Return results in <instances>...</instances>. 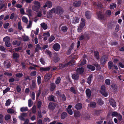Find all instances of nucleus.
<instances>
[{
    "label": "nucleus",
    "mask_w": 124,
    "mask_h": 124,
    "mask_svg": "<svg viewBox=\"0 0 124 124\" xmlns=\"http://www.w3.org/2000/svg\"><path fill=\"white\" fill-rule=\"evenodd\" d=\"M85 25V22L84 19L83 18H81V21L79 25L78 26V31L79 32H81L83 28Z\"/></svg>",
    "instance_id": "f257e3e1"
},
{
    "label": "nucleus",
    "mask_w": 124,
    "mask_h": 124,
    "mask_svg": "<svg viewBox=\"0 0 124 124\" xmlns=\"http://www.w3.org/2000/svg\"><path fill=\"white\" fill-rule=\"evenodd\" d=\"M10 38L8 36H6L3 39V40L5 42V45L7 47H9L10 46Z\"/></svg>",
    "instance_id": "f03ea898"
},
{
    "label": "nucleus",
    "mask_w": 124,
    "mask_h": 124,
    "mask_svg": "<svg viewBox=\"0 0 124 124\" xmlns=\"http://www.w3.org/2000/svg\"><path fill=\"white\" fill-rule=\"evenodd\" d=\"M75 62L74 61L72 60L68 62L66 64H61L60 66L61 68H63L70 65H73L75 64Z\"/></svg>",
    "instance_id": "7ed1b4c3"
},
{
    "label": "nucleus",
    "mask_w": 124,
    "mask_h": 124,
    "mask_svg": "<svg viewBox=\"0 0 124 124\" xmlns=\"http://www.w3.org/2000/svg\"><path fill=\"white\" fill-rule=\"evenodd\" d=\"M108 56L107 55L103 56L101 59V63L102 65H104L108 59Z\"/></svg>",
    "instance_id": "20e7f679"
},
{
    "label": "nucleus",
    "mask_w": 124,
    "mask_h": 124,
    "mask_svg": "<svg viewBox=\"0 0 124 124\" xmlns=\"http://www.w3.org/2000/svg\"><path fill=\"white\" fill-rule=\"evenodd\" d=\"M53 13H56V11L55 9L53 8L50 10L48 13L47 14V16L48 18H49L51 17Z\"/></svg>",
    "instance_id": "39448f33"
},
{
    "label": "nucleus",
    "mask_w": 124,
    "mask_h": 124,
    "mask_svg": "<svg viewBox=\"0 0 124 124\" xmlns=\"http://www.w3.org/2000/svg\"><path fill=\"white\" fill-rule=\"evenodd\" d=\"M56 13L58 14H62L63 12V9L60 7H58L55 9Z\"/></svg>",
    "instance_id": "423d86ee"
},
{
    "label": "nucleus",
    "mask_w": 124,
    "mask_h": 124,
    "mask_svg": "<svg viewBox=\"0 0 124 124\" xmlns=\"http://www.w3.org/2000/svg\"><path fill=\"white\" fill-rule=\"evenodd\" d=\"M53 48L56 51H58L60 48V46L59 44L56 43L54 45Z\"/></svg>",
    "instance_id": "0eeeda50"
},
{
    "label": "nucleus",
    "mask_w": 124,
    "mask_h": 124,
    "mask_svg": "<svg viewBox=\"0 0 124 124\" xmlns=\"http://www.w3.org/2000/svg\"><path fill=\"white\" fill-rule=\"evenodd\" d=\"M52 2L50 1H47L45 3V4L43 6L44 8L47 7L48 8H50L52 7Z\"/></svg>",
    "instance_id": "6e6552de"
},
{
    "label": "nucleus",
    "mask_w": 124,
    "mask_h": 124,
    "mask_svg": "<svg viewBox=\"0 0 124 124\" xmlns=\"http://www.w3.org/2000/svg\"><path fill=\"white\" fill-rule=\"evenodd\" d=\"M52 77V74L50 73L47 74L45 75V78L44 80L46 81H47L48 80L50 79V78Z\"/></svg>",
    "instance_id": "1a4fd4ad"
},
{
    "label": "nucleus",
    "mask_w": 124,
    "mask_h": 124,
    "mask_svg": "<svg viewBox=\"0 0 124 124\" xmlns=\"http://www.w3.org/2000/svg\"><path fill=\"white\" fill-rule=\"evenodd\" d=\"M71 105H69L68 106V108L67 109V111L68 112L69 114L70 115H72L73 114V111L71 109L72 107Z\"/></svg>",
    "instance_id": "9d476101"
},
{
    "label": "nucleus",
    "mask_w": 124,
    "mask_h": 124,
    "mask_svg": "<svg viewBox=\"0 0 124 124\" xmlns=\"http://www.w3.org/2000/svg\"><path fill=\"white\" fill-rule=\"evenodd\" d=\"M50 69L49 67H41L40 68V70L41 72H42L43 71H47Z\"/></svg>",
    "instance_id": "9b49d317"
},
{
    "label": "nucleus",
    "mask_w": 124,
    "mask_h": 124,
    "mask_svg": "<svg viewBox=\"0 0 124 124\" xmlns=\"http://www.w3.org/2000/svg\"><path fill=\"white\" fill-rule=\"evenodd\" d=\"M81 4V1H76L74 2L73 5V6L77 7L79 6Z\"/></svg>",
    "instance_id": "f8f14e48"
},
{
    "label": "nucleus",
    "mask_w": 124,
    "mask_h": 124,
    "mask_svg": "<svg viewBox=\"0 0 124 124\" xmlns=\"http://www.w3.org/2000/svg\"><path fill=\"white\" fill-rule=\"evenodd\" d=\"M109 102L110 104L114 107H115L116 106V102L113 99L110 100Z\"/></svg>",
    "instance_id": "ddd939ff"
},
{
    "label": "nucleus",
    "mask_w": 124,
    "mask_h": 124,
    "mask_svg": "<svg viewBox=\"0 0 124 124\" xmlns=\"http://www.w3.org/2000/svg\"><path fill=\"white\" fill-rule=\"evenodd\" d=\"M108 68L109 69L113 70V67L114 66L113 63L112 62H109L108 63Z\"/></svg>",
    "instance_id": "4468645a"
},
{
    "label": "nucleus",
    "mask_w": 124,
    "mask_h": 124,
    "mask_svg": "<svg viewBox=\"0 0 124 124\" xmlns=\"http://www.w3.org/2000/svg\"><path fill=\"white\" fill-rule=\"evenodd\" d=\"M72 77L73 79L76 80H78L79 78L78 75L77 73L73 74Z\"/></svg>",
    "instance_id": "2eb2a0df"
},
{
    "label": "nucleus",
    "mask_w": 124,
    "mask_h": 124,
    "mask_svg": "<svg viewBox=\"0 0 124 124\" xmlns=\"http://www.w3.org/2000/svg\"><path fill=\"white\" fill-rule=\"evenodd\" d=\"M50 36L49 33L48 32L44 33L43 34V36H44V40H46L47 38Z\"/></svg>",
    "instance_id": "dca6fc26"
},
{
    "label": "nucleus",
    "mask_w": 124,
    "mask_h": 124,
    "mask_svg": "<svg viewBox=\"0 0 124 124\" xmlns=\"http://www.w3.org/2000/svg\"><path fill=\"white\" fill-rule=\"evenodd\" d=\"M55 106V104L53 103H50L49 104V107L51 109H54Z\"/></svg>",
    "instance_id": "f3484780"
},
{
    "label": "nucleus",
    "mask_w": 124,
    "mask_h": 124,
    "mask_svg": "<svg viewBox=\"0 0 124 124\" xmlns=\"http://www.w3.org/2000/svg\"><path fill=\"white\" fill-rule=\"evenodd\" d=\"M91 92L89 89H87L86 90V93L87 96L90 98L91 95Z\"/></svg>",
    "instance_id": "a211bd4d"
},
{
    "label": "nucleus",
    "mask_w": 124,
    "mask_h": 124,
    "mask_svg": "<svg viewBox=\"0 0 124 124\" xmlns=\"http://www.w3.org/2000/svg\"><path fill=\"white\" fill-rule=\"evenodd\" d=\"M87 67L90 70L92 71H94L95 69V68L94 66L90 65H88L87 66Z\"/></svg>",
    "instance_id": "6ab92c4d"
},
{
    "label": "nucleus",
    "mask_w": 124,
    "mask_h": 124,
    "mask_svg": "<svg viewBox=\"0 0 124 124\" xmlns=\"http://www.w3.org/2000/svg\"><path fill=\"white\" fill-rule=\"evenodd\" d=\"M84 70V69L83 68H79L77 69V71L78 73L80 74L82 73Z\"/></svg>",
    "instance_id": "aec40b11"
},
{
    "label": "nucleus",
    "mask_w": 124,
    "mask_h": 124,
    "mask_svg": "<svg viewBox=\"0 0 124 124\" xmlns=\"http://www.w3.org/2000/svg\"><path fill=\"white\" fill-rule=\"evenodd\" d=\"M82 108V105L80 103H78L76 105V108L77 110L81 109Z\"/></svg>",
    "instance_id": "412c9836"
},
{
    "label": "nucleus",
    "mask_w": 124,
    "mask_h": 124,
    "mask_svg": "<svg viewBox=\"0 0 124 124\" xmlns=\"http://www.w3.org/2000/svg\"><path fill=\"white\" fill-rule=\"evenodd\" d=\"M4 65L6 66L8 68H9L10 66V63L8 61H5L4 62Z\"/></svg>",
    "instance_id": "4be33fe9"
},
{
    "label": "nucleus",
    "mask_w": 124,
    "mask_h": 124,
    "mask_svg": "<svg viewBox=\"0 0 124 124\" xmlns=\"http://www.w3.org/2000/svg\"><path fill=\"white\" fill-rule=\"evenodd\" d=\"M74 116L75 117H79L81 115L80 113L78 111H75L74 112Z\"/></svg>",
    "instance_id": "5701e85b"
},
{
    "label": "nucleus",
    "mask_w": 124,
    "mask_h": 124,
    "mask_svg": "<svg viewBox=\"0 0 124 124\" xmlns=\"http://www.w3.org/2000/svg\"><path fill=\"white\" fill-rule=\"evenodd\" d=\"M41 27L43 28L44 30H46L47 28V24L44 23H42L40 24Z\"/></svg>",
    "instance_id": "b1692460"
},
{
    "label": "nucleus",
    "mask_w": 124,
    "mask_h": 124,
    "mask_svg": "<svg viewBox=\"0 0 124 124\" xmlns=\"http://www.w3.org/2000/svg\"><path fill=\"white\" fill-rule=\"evenodd\" d=\"M79 19L78 17H74L73 20L72 22L74 23H78L79 22Z\"/></svg>",
    "instance_id": "393cba45"
},
{
    "label": "nucleus",
    "mask_w": 124,
    "mask_h": 124,
    "mask_svg": "<svg viewBox=\"0 0 124 124\" xmlns=\"http://www.w3.org/2000/svg\"><path fill=\"white\" fill-rule=\"evenodd\" d=\"M12 44L14 45H16L17 46H18L20 45V41H19L15 40L13 42Z\"/></svg>",
    "instance_id": "a878e982"
},
{
    "label": "nucleus",
    "mask_w": 124,
    "mask_h": 124,
    "mask_svg": "<svg viewBox=\"0 0 124 124\" xmlns=\"http://www.w3.org/2000/svg\"><path fill=\"white\" fill-rule=\"evenodd\" d=\"M94 55L96 59H99V53L98 52L95 51L94 52Z\"/></svg>",
    "instance_id": "bb28decb"
},
{
    "label": "nucleus",
    "mask_w": 124,
    "mask_h": 124,
    "mask_svg": "<svg viewBox=\"0 0 124 124\" xmlns=\"http://www.w3.org/2000/svg\"><path fill=\"white\" fill-rule=\"evenodd\" d=\"M14 18L15 19H16L17 18V16L16 15H15L14 13H12L11 14L10 16V19L11 20L13 19Z\"/></svg>",
    "instance_id": "cd10ccee"
},
{
    "label": "nucleus",
    "mask_w": 124,
    "mask_h": 124,
    "mask_svg": "<svg viewBox=\"0 0 124 124\" xmlns=\"http://www.w3.org/2000/svg\"><path fill=\"white\" fill-rule=\"evenodd\" d=\"M11 118V116L8 114L6 115L4 117L5 119L7 121H8L10 120Z\"/></svg>",
    "instance_id": "c85d7f7f"
},
{
    "label": "nucleus",
    "mask_w": 124,
    "mask_h": 124,
    "mask_svg": "<svg viewBox=\"0 0 124 124\" xmlns=\"http://www.w3.org/2000/svg\"><path fill=\"white\" fill-rule=\"evenodd\" d=\"M67 114L66 112H64L62 113L61 115V117L62 119H64L67 116Z\"/></svg>",
    "instance_id": "c756f323"
},
{
    "label": "nucleus",
    "mask_w": 124,
    "mask_h": 124,
    "mask_svg": "<svg viewBox=\"0 0 124 124\" xmlns=\"http://www.w3.org/2000/svg\"><path fill=\"white\" fill-rule=\"evenodd\" d=\"M61 30L62 31L64 32H66L68 30L67 27L65 26H62L61 27Z\"/></svg>",
    "instance_id": "7c9ffc66"
},
{
    "label": "nucleus",
    "mask_w": 124,
    "mask_h": 124,
    "mask_svg": "<svg viewBox=\"0 0 124 124\" xmlns=\"http://www.w3.org/2000/svg\"><path fill=\"white\" fill-rule=\"evenodd\" d=\"M85 16L86 18L88 19H90L91 18V16L90 12L87 11L85 13Z\"/></svg>",
    "instance_id": "2f4dec72"
},
{
    "label": "nucleus",
    "mask_w": 124,
    "mask_h": 124,
    "mask_svg": "<svg viewBox=\"0 0 124 124\" xmlns=\"http://www.w3.org/2000/svg\"><path fill=\"white\" fill-rule=\"evenodd\" d=\"M19 55L17 53H14L13 54L12 58L14 59H16L19 57Z\"/></svg>",
    "instance_id": "473e14b6"
},
{
    "label": "nucleus",
    "mask_w": 124,
    "mask_h": 124,
    "mask_svg": "<svg viewBox=\"0 0 124 124\" xmlns=\"http://www.w3.org/2000/svg\"><path fill=\"white\" fill-rule=\"evenodd\" d=\"M92 78L93 76L92 75H91L89 76L88 78L87 82L88 84H90L91 83Z\"/></svg>",
    "instance_id": "72a5a7b5"
},
{
    "label": "nucleus",
    "mask_w": 124,
    "mask_h": 124,
    "mask_svg": "<svg viewBox=\"0 0 124 124\" xmlns=\"http://www.w3.org/2000/svg\"><path fill=\"white\" fill-rule=\"evenodd\" d=\"M22 21L25 23H27L28 22L27 18L26 17L23 16L22 17Z\"/></svg>",
    "instance_id": "f704fd0d"
},
{
    "label": "nucleus",
    "mask_w": 124,
    "mask_h": 124,
    "mask_svg": "<svg viewBox=\"0 0 124 124\" xmlns=\"http://www.w3.org/2000/svg\"><path fill=\"white\" fill-rule=\"evenodd\" d=\"M15 111L14 109L12 108L8 109L7 111V112L9 114H12L14 113Z\"/></svg>",
    "instance_id": "c9c22d12"
},
{
    "label": "nucleus",
    "mask_w": 124,
    "mask_h": 124,
    "mask_svg": "<svg viewBox=\"0 0 124 124\" xmlns=\"http://www.w3.org/2000/svg\"><path fill=\"white\" fill-rule=\"evenodd\" d=\"M41 82V79L40 76H38L37 77V82L38 85L40 84Z\"/></svg>",
    "instance_id": "e433bc0d"
},
{
    "label": "nucleus",
    "mask_w": 124,
    "mask_h": 124,
    "mask_svg": "<svg viewBox=\"0 0 124 124\" xmlns=\"http://www.w3.org/2000/svg\"><path fill=\"white\" fill-rule=\"evenodd\" d=\"M89 105L91 107L94 108L96 106V104L95 102H92L90 103Z\"/></svg>",
    "instance_id": "4c0bfd02"
},
{
    "label": "nucleus",
    "mask_w": 124,
    "mask_h": 124,
    "mask_svg": "<svg viewBox=\"0 0 124 124\" xmlns=\"http://www.w3.org/2000/svg\"><path fill=\"white\" fill-rule=\"evenodd\" d=\"M23 40L24 41H27L29 40V39L28 36L24 35L23 36Z\"/></svg>",
    "instance_id": "58836bf2"
},
{
    "label": "nucleus",
    "mask_w": 124,
    "mask_h": 124,
    "mask_svg": "<svg viewBox=\"0 0 124 124\" xmlns=\"http://www.w3.org/2000/svg\"><path fill=\"white\" fill-rule=\"evenodd\" d=\"M116 7V5L115 3H112L110 5V8L111 9H114Z\"/></svg>",
    "instance_id": "ea45409f"
},
{
    "label": "nucleus",
    "mask_w": 124,
    "mask_h": 124,
    "mask_svg": "<svg viewBox=\"0 0 124 124\" xmlns=\"http://www.w3.org/2000/svg\"><path fill=\"white\" fill-rule=\"evenodd\" d=\"M28 108L27 107H22L20 108V110L21 112H23L27 111Z\"/></svg>",
    "instance_id": "a19ab883"
},
{
    "label": "nucleus",
    "mask_w": 124,
    "mask_h": 124,
    "mask_svg": "<svg viewBox=\"0 0 124 124\" xmlns=\"http://www.w3.org/2000/svg\"><path fill=\"white\" fill-rule=\"evenodd\" d=\"M55 87V85L54 84L52 83L51 84L50 90L51 91H53Z\"/></svg>",
    "instance_id": "79ce46f5"
},
{
    "label": "nucleus",
    "mask_w": 124,
    "mask_h": 124,
    "mask_svg": "<svg viewBox=\"0 0 124 124\" xmlns=\"http://www.w3.org/2000/svg\"><path fill=\"white\" fill-rule=\"evenodd\" d=\"M39 8L40 7H38L37 6V5L33 6L32 7L33 10L36 11H38V8Z\"/></svg>",
    "instance_id": "37998d69"
},
{
    "label": "nucleus",
    "mask_w": 124,
    "mask_h": 124,
    "mask_svg": "<svg viewBox=\"0 0 124 124\" xmlns=\"http://www.w3.org/2000/svg\"><path fill=\"white\" fill-rule=\"evenodd\" d=\"M11 100L10 99H8L7 100L5 103V105L6 106H8L10 105L11 103Z\"/></svg>",
    "instance_id": "c03bdc74"
},
{
    "label": "nucleus",
    "mask_w": 124,
    "mask_h": 124,
    "mask_svg": "<svg viewBox=\"0 0 124 124\" xmlns=\"http://www.w3.org/2000/svg\"><path fill=\"white\" fill-rule=\"evenodd\" d=\"M32 24V22L31 21H29V24L28 25H27L26 28L28 29L30 28Z\"/></svg>",
    "instance_id": "a18cd8bd"
},
{
    "label": "nucleus",
    "mask_w": 124,
    "mask_h": 124,
    "mask_svg": "<svg viewBox=\"0 0 124 124\" xmlns=\"http://www.w3.org/2000/svg\"><path fill=\"white\" fill-rule=\"evenodd\" d=\"M61 78L60 77H58L55 81V83L56 84H58L60 82Z\"/></svg>",
    "instance_id": "49530a36"
},
{
    "label": "nucleus",
    "mask_w": 124,
    "mask_h": 124,
    "mask_svg": "<svg viewBox=\"0 0 124 124\" xmlns=\"http://www.w3.org/2000/svg\"><path fill=\"white\" fill-rule=\"evenodd\" d=\"M32 101L31 99L29 100L28 101V106L30 107H31L32 105Z\"/></svg>",
    "instance_id": "de8ad7c7"
},
{
    "label": "nucleus",
    "mask_w": 124,
    "mask_h": 124,
    "mask_svg": "<svg viewBox=\"0 0 124 124\" xmlns=\"http://www.w3.org/2000/svg\"><path fill=\"white\" fill-rule=\"evenodd\" d=\"M18 29L20 30H22V26L21 25V22H20L18 23Z\"/></svg>",
    "instance_id": "09e8293b"
},
{
    "label": "nucleus",
    "mask_w": 124,
    "mask_h": 124,
    "mask_svg": "<svg viewBox=\"0 0 124 124\" xmlns=\"http://www.w3.org/2000/svg\"><path fill=\"white\" fill-rule=\"evenodd\" d=\"M62 100L63 101H65L66 98L65 96L63 94H62V95L60 96Z\"/></svg>",
    "instance_id": "8fccbe9b"
},
{
    "label": "nucleus",
    "mask_w": 124,
    "mask_h": 124,
    "mask_svg": "<svg viewBox=\"0 0 124 124\" xmlns=\"http://www.w3.org/2000/svg\"><path fill=\"white\" fill-rule=\"evenodd\" d=\"M34 3L35 5H37V6L38 7H40V3L38 1H35L34 2Z\"/></svg>",
    "instance_id": "3c124183"
},
{
    "label": "nucleus",
    "mask_w": 124,
    "mask_h": 124,
    "mask_svg": "<svg viewBox=\"0 0 124 124\" xmlns=\"http://www.w3.org/2000/svg\"><path fill=\"white\" fill-rule=\"evenodd\" d=\"M60 58L58 57H55L53 59V61L55 62H58L60 60Z\"/></svg>",
    "instance_id": "603ef678"
},
{
    "label": "nucleus",
    "mask_w": 124,
    "mask_h": 124,
    "mask_svg": "<svg viewBox=\"0 0 124 124\" xmlns=\"http://www.w3.org/2000/svg\"><path fill=\"white\" fill-rule=\"evenodd\" d=\"M55 39L54 37L53 36H51V37L49 39V42H52Z\"/></svg>",
    "instance_id": "864d4df0"
},
{
    "label": "nucleus",
    "mask_w": 124,
    "mask_h": 124,
    "mask_svg": "<svg viewBox=\"0 0 124 124\" xmlns=\"http://www.w3.org/2000/svg\"><path fill=\"white\" fill-rule=\"evenodd\" d=\"M106 89V88L104 85H102L101 87V92L105 91V90Z\"/></svg>",
    "instance_id": "5fc2aeb1"
},
{
    "label": "nucleus",
    "mask_w": 124,
    "mask_h": 124,
    "mask_svg": "<svg viewBox=\"0 0 124 124\" xmlns=\"http://www.w3.org/2000/svg\"><path fill=\"white\" fill-rule=\"evenodd\" d=\"M10 90V88L9 87H7L6 89L3 91V93L4 94H5L8 92Z\"/></svg>",
    "instance_id": "6e6d98bb"
},
{
    "label": "nucleus",
    "mask_w": 124,
    "mask_h": 124,
    "mask_svg": "<svg viewBox=\"0 0 124 124\" xmlns=\"http://www.w3.org/2000/svg\"><path fill=\"white\" fill-rule=\"evenodd\" d=\"M40 48V46L39 44H37L36 45V48L35 49V52H38L39 49Z\"/></svg>",
    "instance_id": "4d7b16f0"
},
{
    "label": "nucleus",
    "mask_w": 124,
    "mask_h": 124,
    "mask_svg": "<svg viewBox=\"0 0 124 124\" xmlns=\"http://www.w3.org/2000/svg\"><path fill=\"white\" fill-rule=\"evenodd\" d=\"M4 75L8 77H10L12 75V73L8 72H6L4 73Z\"/></svg>",
    "instance_id": "13d9d810"
},
{
    "label": "nucleus",
    "mask_w": 124,
    "mask_h": 124,
    "mask_svg": "<svg viewBox=\"0 0 124 124\" xmlns=\"http://www.w3.org/2000/svg\"><path fill=\"white\" fill-rule=\"evenodd\" d=\"M97 16L99 19H102L103 17V16L101 13L98 15Z\"/></svg>",
    "instance_id": "bf43d9fd"
},
{
    "label": "nucleus",
    "mask_w": 124,
    "mask_h": 124,
    "mask_svg": "<svg viewBox=\"0 0 124 124\" xmlns=\"http://www.w3.org/2000/svg\"><path fill=\"white\" fill-rule=\"evenodd\" d=\"M70 91L74 94L76 93V92L74 88L73 87H71L70 89Z\"/></svg>",
    "instance_id": "052dcab7"
},
{
    "label": "nucleus",
    "mask_w": 124,
    "mask_h": 124,
    "mask_svg": "<svg viewBox=\"0 0 124 124\" xmlns=\"http://www.w3.org/2000/svg\"><path fill=\"white\" fill-rule=\"evenodd\" d=\"M118 114L116 112H114L112 113V116L113 117L114 116H117L118 115Z\"/></svg>",
    "instance_id": "680f3d73"
},
{
    "label": "nucleus",
    "mask_w": 124,
    "mask_h": 124,
    "mask_svg": "<svg viewBox=\"0 0 124 124\" xmlns=\"http://www.w3.org/2000/svg\"><path fill=\"white\" fill-rule=\"evenodd\" d=\"M16 77L21 78L23 76V74L21 73H17L16 74Z\"/></svg>",
    "instance_id": "e2e57ef3"
},
{
    "label": "nucleus",
    "mask_w": 124,
    "mask_h": 124,
    "mask_svg": "<svg viewBox=\"0 0 124 124\" xmlns=\"http://www.w3.org/2000/svg\"><path fill=\"white\" fill-rule=\"evenodd\" d=\"M36 106L34 105L32 108V111L33 113H35L36 112Z\"/></svg>",
    "instance_id": "0e129e2a"
},
{
    "label": "nucleus",
    "mask_w": 124,
    "mask_h": 124,
    "mask_svg": "<svg viewBox=\"0 0 124 124\" xmlns=\"http://www.w3.org/2000/svg\"><path fill=\"white\" fill-rule=\"evenodd\" d=\"M37 74L36 71H35L31 72V75L32 76H35Z\"/></svg>",
    "instance_id": "69168bd1"
},
{
    "label": "nucleus",
    "mask_w": 124,
    "mask_h": 124,
    "mask_svg": "<svg viewBox=\"0 0 124 124\" xmlns=\"http://www.w3.org/2000/svg\"><path fill=\"white\" fill-rule=\"evenodd\" d=\"M105 84L107 85H109L110 84V82L109 79H107L105 81Z\"/></svg>",
    "instance_id": "338daca9"
},
{
    "label": "nucleus",
    "mask_w": 124,
    "mask_h": 124,
    "mask_svg": "<svg viewBox=\"0 0 124 124\" xmlns=\"http://www.w3.org/2000/svg\"><path fill=\"white\" fill-rule=\"evenodd\" d=\"M101 93L102 94V95H103L104 97H106L108 95L107 93L105 92H101Z\"/></svg>",
    "instance_id": "774afa93"
}]
</instances>
